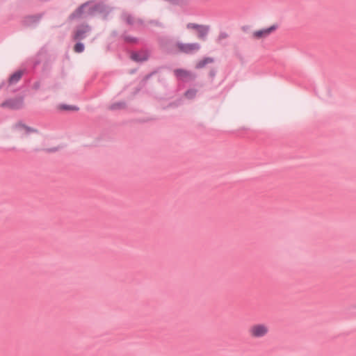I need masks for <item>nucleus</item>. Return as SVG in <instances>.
I'll return each mask as SVG.
<instances>
[{
	"mask_svg": "<svg viewBox=\"0 0 356 356\" xmlns=\"http://www.w3.org/2000/svg\"><path fill=\"white\" fill-rule=\"evenodd\" d=\"M248 332L252 339L263 338L268 334L269 327L265 323H255L250 327Z\"/></svg>",
	"mask_w": 356,
	"mask_h": 356,
	"instance_id": "obj_1",
	"label": "nucleus"
},
{
	"mask_svg": "<svg viewBox=\"0 0 356 356\" xmlns=\"http://www.w3.org/2000/svg\"><path fill=\"white\" fill-rule=\"evenodd\" d=\"M95 6L90 3H85L76 9L71 15V19L86 17L93 15Z\"/></svg>",
	"mask_w": 356,
	"mask_h": 356,
	"instance_id": "obj_2",
	"label": "nucleus"
},
{
	"mask_svg": "<svg viewBox=\"0 0 356 356\" xmlns=\"http://www.w3.org/2000/svg\"><path fill=\"white\" fill-rule=\"evenodd\" d=\"M175 47L179 51L184 54H191L200 49L197 43H177Z\"/></svg>",
	"mask_w": 356,
	"mask_h": 356,
	"instance_id": "obj_3",
	"label": "nucleus"
},
{
	"mask_svg": "<svg viewBox=\"0 0 356 356\" xmlns=\"http://www.w3.org/2000/svg\"><path fill=\"white\" fill-rule=\"evenodd\" d=\"M277 25H273L268 28L257 30L252 33V36L254 39H262L268 37L270 33L277 29Z\"/></svg>",
	"mask_w": 356,
	"mask_h": 356,
	"instance_id": "obj_4",
	"label": "nucleus"
},
{
	"mask_svg": "<svg viewBox=\"0 0 356 356\" xmlns=\"http://www.w3.org/2000/svg\"><path fill=\"white\" fill-rule=\"evenodd\" d=\"M90 31V28L87 25H82L77 28L74 31V40H83L84 39L88 33Z\"/></svg>",
	"mask_w": 356,
	"mask_h": 356,
	"instance_id": "obj_5",
	"label": "nucleus"
},
{
	"mask_svg": "<svg viewBox=\"0 0 356 356\" xmlns=\"http://www.w3.org/2000/svg\"><path fill=\"white\" fill-rule=\"evenodd\" d=\"M13 130L19 136H24L31 132L34 131L33 129L26 127L21 122H17L13 126Z\"/></svg>",
	"mask_w": 356,
	"mask_h": 356,
	"instance_id": "obj_6",
	"label": "nucleus"
},
{
	"mask_svg": "<svg viewBox=\"0 0 356 356\" xmlns=\"http://www.w3.org/2000/svg\"><path fill=\"white\" fill-rule=\"evenodd\" d=\"M174 72L177 77L182 80L191 79L194 77L190 72L183 69L175 70Z\"/></svg>",
	"mask_w": 356,
	"mask_h": 356,
	"instance_id": "obj_7",
	"label": "nucleus"
},
{
	"mask_svg": "<svg viewBox=\"0 0 356 356\" xmlns=\"http://www.w3.org/2000/svg\"><path fill=\"white\" fill-rule=\"evenodd\" d=\"M3 105L10 108H19L22 106V101L21 99L9 100L4 103Z\"/></svg>",
	"mask_w": 356,
	"mask_h": 356,
	"instance_id": "obj_8",
	"label": "nucleus"
},
{
	"mask_svg": "<svg viewBox=\"0 0 356 356\" xmlns=\"http://www.w3.org/2000/svg\"><path fill=\"white\" fill-rule=\"evenodd\" d=\"M209 31V27L207 26L201 25L200 28L196 31L197 33V37L200 39H203L206 35L207 34Z\"/></svg>",
	"mask_w": 356,
	"mask_h": 356,
	"instance_id": "obj_9",
	"label": "nucleus"
},
{
	"mask_svg": "<svg viewBox=\"0 0 356 356\" xmlns=\"http://www.w3.org/2000/svg\"><path fill=\"white\" fill-rule=\"evenodd\" d=\"M148 57L146 53H136L133 54L131 58L136 61H143L145 60Z\"/></svg>",
	"mask_w": 356,
	"mask_h": 356,
	"instance_id": "obj_10",
	"label": "nucleus"
},
{
	"mask_svg": "<svg viewBox=\"0 0 356 356\" xmlns=\"http://www.w3.org/2000/svg\"><path fill=\"white\" fill-rule=\"evenodd\" d=\"M23 72L22 71L15 72L10 78V82L15 83L17 82L22 76Z\"/></svg>",
	"mask_w": 356,
	"mask_h": 356,
	"instance_id": "obj_11",
	"label": "nucleus"
},
{
	"mask_svg": "<svg viewBox=\"0 0 356 356\" xmlns=\"http://www.w3.org/2000/svg\"><path fill=\"white\" fill-rule=\"evenodd\" d=\"M212 62L211 58H205L196 64V68L203 67L207 63Z\"/></svg>",
	"mask_w": 356,
	"mask_h": 356,
	"instance_id": "obj_12",
	"label": "nucleus"
},
{
	"mask_svg": "<svg viewBox=\"0 0 356 356\" xmlns=\"http://www.w3.org/2000/svg\"><path fill=\"white\" fill-rule=\"evenodd\" d=\"M197 93V90L191 89L186 92L185 95L188 99L193 98Z\"/></svg>",
	"mask_w": 356,
	"mask_h": 356,
	"instance_id": "obj_13",
	"label": "nucleus"
},
{
	"mask_svg": "<svg viewBox=\"0 0 356 356\" xmlns=\"http://www.w3.org/2000/svg\"><path fill=\"white\" fill-rule=\"evenodd\" d=\"M74 50L76 53H81L84 50V45L81 42H78L75 44Z\"/></svg>",
	"mask_w": 356,
	"mask_h": 356,
	"instance_id": "obj_14",
	"label": "nucleus"
},
{
	"mask_svg": "<svg viewBox=\"0 0 356 356\" xmlns=\"http://www.w3.org/2000/svg\"><path fill=\"white\" fill-rule=\"evenodd\" d=\"M201 25L194 24V23H189L187 24L186 27L188 29H193L197 31Z\"/></svg>",
	"mask_w": 356,
	"mask_h": 356,
	"instance_id": "obj_15",
	"label": "nucleus"
},
{
	"mask_svg": "<svg viewBox=\"0 0 356 356\" xmlns=\"http://www.w3.org/2000/svg\"><path fill=\"white\" fill-rule=\"evenodd\" d=\"M60 108L63 109V110H76V108L74 106H65V105L60 106Z\"/></svg>",
	"mask_w": 356,
	"mask_h": 356,
	"instance_id": "obj_16",
	"label": "nucleus"
},
{
	"mask_svg": "<svg viewBox=\"0 0 356 356\" xmlns=\"http://www.w3.org/2000/svg\"><path fill=\"white\" fill-rule=\"evenodd\" d=\"M124 17L125 20H126L129 24H132V23H133V20H132V18H131V15H129V14H124Z\"/></svg>",
	"mask_w": 356,
	"mask_h": 356,
	"instance_id": "obj_17",
	"label": "nucleus"
},
{
	"mask_svg": "<svg viewBox=\"0 0 356 356\" xmlns=\"http://www.w3.org/2000/svg\"><path fill=\"white\" fill-rule=\"evenodd\" d=\"M29 19H35V17H31Z\"/></svg>",
	"mask_w": 356,
	"mask_h": 356,
	"instance_id": "obj_18",
	"label": "nucleus"
}]
</instances>
